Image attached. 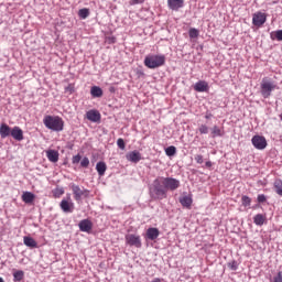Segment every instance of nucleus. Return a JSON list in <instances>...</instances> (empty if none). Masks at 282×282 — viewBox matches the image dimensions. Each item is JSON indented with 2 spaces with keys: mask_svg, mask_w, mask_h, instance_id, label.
<instances>
[{
  "mask_svg": "<svg viewBox=\"0 0 282 282\" xmlns=\"http://www.w3.org/2000/svg\"><path fill=\"white\" fill-rule=\"evenodd\" d=\"M198 131H199V133H200L202 135H206V134H208L209 128H208V126H206V124H200V126L198 127Z\"/></svg>",
  "mask_w": 282,
  "mask_h": 282,
  "instance_id": "32",
  "label": "nucleus"
},
{
  "mask_svg": "<svg viewBox=\"0 0 282 282\" xmlns=\"http://www.w3.org/2000/svg\"><path fill=\"white\" fill-rule=\"evenodd\" d=\"M273 282H282V271L278 272V274L273 278Z\"/></svg>",
  "mask_w": 282,
  "mask_h": 282,
  "instance_id": "40",
  "label": "nucleus"
},
{
  "mask_svg": "<svg viewBox=\"0 0 282 282\" xmlns=\"http://www.w3.org/2000/svg\"><path fill=\"white\" fill-rule=\"evenodd\" d=\"M208 89H210V86H208V82H206V80H198L194 85V90L198 91L199 94H204V93L208 91Z\"/></svg>",
  "mask_w": 282,
  "mask_h": 282,
  "instance_id": "10",
  "label": "nucleus"
},
{
  "mask_svg": "<svg viewBox=\"0 0 282 282\" xmlns=\"http://www.w3.org/2000/svg\"><path fill=\"white\" fill-rule=\"evenodd\" d=\"M86 118L90 122H100V112L98 110H89L86 112Z\"/></svg>",
  "mask_w": 282,
  "mask_h": 282,
  "instance_id": "15",
  "label": "nucleus"
},
{
  "mask_svg": "<svg viewBox=\"0 0 282 282\" xmlns=\"http://www.w3.org/2000/svg\"><path fill=\"white\" fill-rule=\"evenodd\" d=\"M194 160L197 164H204V156L202 154H196Z\"/></svg>",
  "mask_w": 282,
  "mask_h": 282,
  "instance_id": "35",
  "label": "nucleus"
},
{
  "mask_svg": "<svg viewBox=\"0 0 282 282\" xmlns=\"http://www.w3.org/2000/svg\"><path fill=\"white\" fill-rule=\"evenodd\" d=\"M188 34H189V39H197V36H199V31L193 28V29H189Z\"/></svg>",
  "mask_w": 282,
  "mask_h": 282,
  "instance_id": "33",
  "label": "nucleus"
},
{
  "mask_svg": "<svg viewBox=\"0 0 282 282\" xmlns=\"http://www.w3.org/2000/svg\"><path fill=\"white\" fill-rule=\"evenodd\" d=\"M178 202L183 208H191L193 206V197L191 195L180 197Z\"/></svg>",
  "mask_w": 282,
  "mask_h": 282,
  "instance_id": "19",
  "label": "nucleus"
},
{
  "mask_svg": "<svg viewBox=\"0 0 282 282\" xmlns=\"http://www.w3.org/2000/svg\"><path fill=\"white\" fill-rule=\"evenodd\" d=\"M80 160H83V156H80V154H76L73 156L72 162L73 164H79Z\"/></svg>",
  "mask_w": 282,
  "mask_h": 282,
  "instance_id": "38",
  "label": "nucleus"
},
{
  "mask_svg": "<svg viewBox=\"0 0 282 282\" xmlns=\"http://www.w3.org/2000/svg\"><path fill=\"white\" fill-rule=\"evenodd\" d=\"M241 204H242V206L248 207V206H250V204H252V198L243 195L241 197Z\"/></svg>",
  "mask_w": 282,
  "mask_h": 282,
  "instance_id": "30",
  "label": "nucleus"
},
{
  "mask_svg": "<svg viewBox=\"0 0 282 282\" xmlns=\"http://www.w3.org/2000/svg\"><path fill=\"white\" fill-rule=\"evenodd\" d=\"M251 144L258 151H263L268 147V141L265 140V137L256 134L251 139Z\"/></svg>",
  "mask_w": 282,
  "mask_h": 282,
  "instance_id": "6",
  "label": "nucleus"
},
{
  "mask_svg": "<svg viewBox=\"0 0 282 282\" xmlns=\"http://www.w3.org/2000/svg\"><path fill=\"white\" fill-rule=\"evenodd\" d=\"M90 96H93V98H102V88H100V86H93L90 88Z\"/></svg>",
  "mask_w": 282,
  "mask_h": 282,
  "instance_id": "21",
  "label": "nucleus"
},
{
  "mask_svg": "<svg viewBox=\"0 0 282 282\" xmlns=\"http://www.w3.org/2000/svg\"><path fill=\"white\" fill-rule=\"evenodd\" d=\"M80 232H91L94 228V223L89 219H83L78 224Z\"/></svg>",
  "mask_w": 282,
  "mask_h": 282,
  "instance_id": "9",
  "label": "nucleus"
},
{
  "mask_svg": "<svg viewBox=\"0 0 282 282\" xmlns=\"http://www.w3.org/2000/svg\"><path fill=\"white\" fill-rule=\"evenodd\" d=\"M276 89V85L272 82H268L265 79L262 80L261 83V95L263 98H270L272 96V91Z\"/></svg>",
  "mask_w": 282,
  "mask_h": 282,
  "instance_id": "5",
  "label": "nucleus"
},
{
  "mask_svg": "<svg viewBox=\"0 0 282 282\" xmlns=\"http://www.w3.org/2000/svg\"><path fill=\"white\" fill-rule=\"evenodd\" d=\"M212 138H223L224 129L219 128V126H214L212 129Z\"/></svg>",
  "mask_w": 282,
  "mask_h": 282,
  "instance_id": "24",
  "label": "nucleus"
},
{
  "mask_svg": "<svg viewBox=\"0 0 282 282\" xmlns=\"http://www.w3.org/2000/svg\"><path fill=\"white\" fill-rule=\"evenodd\" d=\"M138 75H139V76H144V72L139 70V72H138Z\"/></svg>",
  "mask_w": 282,
  "mask_h": 282,
  "instance_id": "44",
  "label": "nucleus"
},
{
  "mask_svg": "<svg viewBox=\"0 0 282 282\" xmlns=\"http://www.w3.org/2000/svg\"><path fill=\"white\" fill-rule=\"evenodd\" d=\"M43 124L46 127V129H50V131H55L56 133H61V131L65 129V121H63V118L58 116H45L43 119Z\"/></svg>",
  "mask_w": 282,
  "mask_h": 282,
  "instance_id": "2",
  "label": "nucleus"
},
{
  "mask_svg": "<svg viewBox=\"0 0 282 282\" xmlns=\"http://www.w3.org/2000/svg\"><path fill=\"white\" fill-rule=\"evenodd\" d=\"M166 63V56L164 55H148L144 58V65L149 69H158V67H162Z\"/></svg>",
  "mask_w": 282,
  "mask_h": 282,
  "instance_id": "3",
  "label": "nucleus"
},
{
  "mask_svg": "<svg viewBox=\"0 0 282 282\" xmlns=\"http://www.w3.org/2000/svg\"><path fill=\"white\" fill-rule=\"evenodd\" d=\"M126 243L133 246L134 248H142V239L139 235L128 234L126 235Z\"/></svg>",
  "mask_w": 282,
  "mask_h": 282,
  "instance_id": "7",
  "label": "nucleus"
},
{
  "mask_svg": "<svg viewBox=\"0 0 282 282\" xmlns=\"http://www.w3.org/2000/svg\"><path fill=\"white\" fill-rule=\"evenodd\" d=\"M0 282H6V281H3V278L0 276Z\"/></svg>",
  "mask_w": 282,
  "mask_h": 282,
  "instance_id": "47",
  "label": "nucleus"
},
{
  "mask_svg": "<svg viewBox=\"0 0 282 282\" xmlns=\"http://www.w3.org/2000/svg\"><path fill=\"white\" fill-rule=\"evenodd\" d=\"M96 171H97L99 177H102L105 175V173H107V163H105L104 161H99L96 164Z\"/></svg>",
  "mask_w": 282,
  "mask_h": 282,
  "instance_id": "20",
  "label": "nucleus"
},
{
  "mask_svg": "<svg viewBox=\"0 0 282 282\" xmlns=\"http://www.w3.org/2000/svg\"><path fill=\"white\" fill-rule=\"evenodd\" d=\"M228 268H230V270H238L239 269V264L237 263V261H232L228 263Z\"/></svg>",
  "mask_w": 282,
  "mask_h": 282,
  "instance_id": "37",
  "label": "nucleus"
},
{
  "mask_svg": "<svg viewBox=\"0 0 282 282\" xmlns=\"http://www.w3.org/2000/svg\"><path fill=\"white\" fill-rule=\"evenodd\" d=\"M205 166H206L207 169H210V166H213V162L207 161V162L205 163Z\"/></svg>",
  "mask_w": 282,
  "mask_h": 282,
  "instance_id": "42",
  "label": "nucleus"
},
{
  "mask_svg": "<svg viewBox=\"0 0 282 282\" xmlns=\"http://www.w3.org/2000/svg\"><path fill=\"white\" fill-rule=\"evenodd\" d=\"M159 237H160L159 228L150 227L147 230V238L150 239V241H155V239H158Z\"/></svg>",
  "mask_w": 282,
  "mask_h": 282,
  "instance_id": "16",
  "label": "nucleus"
},
{
  "mask_svg": "<svg viewBox=\"0 0 282 282\" xmlns=\"http://www.w3.org/2000/svg\"><path fill=\"white\" fill-rule=\"evenodd\" d=\"M271 40L282 41V30H278L271 33Z\"/></svg>",
  "mask_w": 282,
  "mask_h": 282,
  "instance_id": "29",
  "label": "nucleus"
},
{
  "mask_svg": "<svg viewBox=\"0 0 282 282\" xmlns=\"http://www.w3.org/2000/svg\"><path fill=\"white\" fill-rule=\"evenodd\" d=\"M257 199L259 204H263L268 198L263 194H259Z\"/></svg>",
  "mask_w": 282,
  "mask_h": 282,
  "instance_id": "39",
  "label": "nucleus"
},
{
  "mask_svg": "<svg viewBox=\"0 0 282 282\" xmlns=\"http://www.w3.org/2000/svg\"><path fill=\"white\" fill-rule=\"evenodd\" d=\"M111 43H115V39L113 37L111 39Z\"/></svg>",
  "mask_w": 282,
  "mask_h": 282,
  "instance_id": "48",
  "label": "nucleus"
},
{
  "mask_svg": "<svg viewBox=\"0 0 282 282\" xmlns=\"http://www.w3.org/2000/svg\"><path fill=\"white\" fill-rule=\"evenodd\" d=\"M23 243L24 246H26V248H30L31 250H33V248H39V243L36 242V240H34V238L30 236L23 237Z\"/></svg>",
  "mask_w": 282,
  "mask_h": 282,
  "instance_id": "18",
  "label": "nucleus"
},
{
  "mask_svg": "<svg viewBox=\"0 0 282 282\" xmlns=\"http://www.w3.org/2000/svg\"><path fill=\"white\" fill-rule=\"evenodd\" d=\"M152 282H162V280H160V278H156V279L152 280Z\"/></svg>",
  "mask_w": 282,
  "mask_h": 282,
  "instance_id": "45",
  "label": "nucleus"
},
{
  "mask_svg": "<svg viewBox=\"0 0 282 282\" xmlns=\"http://www.w3.org/2000/svg\"><path fill=\"white\" fill-rule=\"evenodd\" d=\"M205 118H206V120H210V118H213V113H206Z\"/></svg>",
  "mask_w": 282,
  "mask_h": 282,
  "instance_id": "43",
  "label": "nucleus"
},
{
  "mask_svg": "<svg viewBox=\"0 0 282 282\" xmlns=\"http://www.w3.org/2000/svg\"><path fill=\"white\" fill-rule=\"evenodd\" d=\"M25 279V272L23 270H13V281L21 282Z\"/></svg>",
  "mask_w": 282,
  "mask_h": 282,
  "instance_id": "25",
  "label": "nucleus"
},
{
  "mask_svg": "<svg viewBox=\"0 0 282 282\" xmlns=\"http://www.w3.org/2000/svg\"><path fill=\"white\" fill-rule=\"evenodd\" d=\"M11 133H12V129L10 128V126H8V123L0 124V138L2 139L9 138Z\"/></svg>",
  "mask_w": 282,
  "mask_h": 282,
  "instance_id": "17",
  "label": "nucleus"
},
{
  "mask_svg": "<svg viewBox=\"0 0 282 282\" xmlns=\"http://www.w3.org/2000/svg\"><path fill=\"white\" fill-rule=\"evenodd\" d=\"M59 208L63 210V213H74V203L67 199H62L59 203Z\"/></svg>",
  "mask_w": 282,
  "mask_h": 282,
  "instance_id": "13",
  "label": "nucleus"
},
{
  "mask_svg": "<svg viewBox=\"0 0 282 282\" xmlns=\"http://www.w3.org/2000/svg\"><path fill=\"white\" fill-rule=\"evenodd\" d=\"M180 186L177 178L159 176L150 186V197L159 200L166 199L169 191H177Z\"/></svg>",
  "mask_w": 282,
  "mask_h": 282,
  "instance_id": "1",
  "label": "nucleus"
},
{
  "mask_svg": "<svg viewBox=\"0 0 282 282\" xmlns=\"http://www.w3.org/2000/svg\"><path fill=\"white\" fill-rule=\"evenodd\" d=\"M70 188L74 195L75 202H80L83 197H89V189L80 188V186L72 183Z\"/></svg>",
  "mask_w": 282,
  "mask_h": 282,
  "instance_id": "4",
  "label": "nucleus"
},
{
  "mask_svg": "<svg viewBox=\"0 0 282 282\" xmlns=\"http://www.w3.org/2000/svg\"><path fill=\"white\" fill-rule=\"evenodd\" d=\"M128 162H132L133 164H138V162H140V160H142V154L140 152H138V150H134L132 152H129L126 155Z\"/></svg>",
  "mask_w": 282,
  "mask_h": 282,
  "instance_id": "11",
  "label": "nucleus"
},
{
  "mask_svg": "<svg viewBox=\"0 0 282 282\" xmlns=\"http://www.w3.org/2000/svg\"><path fill=\"white\" fill-rule=\"evenodd\" d=\"M265 215L263 214H257L254 217H253V224L256 226H263L265 224Z\"/></svg>",
  "mask_w": 282,
  "mask_h": 282,
  "instance_id": "23",
  "label": "nucleus"
},
{
  "mask_svg": "<svg viewBox=\"0 0 282 282\" xmlns=\"http://www.w3.org/2000/svg\"><path fill=\"white\" fill-rule=\"evenodd\" d=\"M78 17L80 19H87V17H89V9H87V8L80 9L78 11Z\"/></svg>",
  "mask_w": 282,
  "mask_h": 282,
  "instance_id": "31",
  "label": "nucleus"
},
{
  "mask_svg": "<svg viewBox=\"0 0 282 282\" xmlns=\"http://www.w3.org/2000/svg\"><path fill=\"white\" fill-rule=\"evenodd\" d=\"M67 90L72 91V88H70V87H67V88H66V91H67Z\"/></svg>",
  "mask_w": 282,
  "mask_h": 282,
  "instance_id": "46",
  "label": "nucleus"
},
{
  "mask_svg": "<svg viewBox=\"0 0 282 282\" xmlns=\"http://www.w3.org/2000/svg\"><path fill=\"white\" fill-rule=\"evenodd\" d=\"M89 166V158L85 156L80 161V167L82 169H87Z\"/></svg>",
  "mask_w": 282,
  "mask_h": 282,
  "instance_id": "34",
  "label": "nucleus"
},
{
  "mask_svg": "<svg viewBox=\"0 0 282 282\" xmlns=\"http://www.w3.org/2000/svg\"><path fill=\"white\" fill-rule=\"evenodd\" d=\"M274 191L276 195H280V197H282V180H276L274 182Z\"/></svg>",
  "mask_w": 282,
  "mask_h": 282,
  "instance_id": "28",
  "label": "nucleus"
},
{
  "mask_svg": "<svg viewBox=\"0 0 282 282\" xmlns=\"http://www.w3.org/2000/svg\"><path fill=\"white\" fill-rule=\"evenodd\" d=\"M34 194L31 192H24L22 194V202H24V204H32V202H34Z\"/></svg>",
  "mask_w": 282,
  "mask_h": 282,
  "instance_id": "26",
  "label": "nucleus"
},
{
  "mask_svg": "<svg viewBox=\"0 0 282 282\" xmlns=\"http://www.w3.org/2000/svg\"><path fill=\"white\" fill-rule=\"evenodd\" d=\"M117 145L121 149V151H124L126 144H124V139H118L117 140Z\"/></svg>",
  "mask_w": 282,
  "mask_h": 282,
  "instance_id": "36",
  "label": "nucleus"
},
{
  "mask_svg": "<svg viewBox=\"0 0 282 282\" xmlns=\"http://www.w3.org/2000/svg\"><path fill=\"white\" fill-rule=\"evenodd\" d=\"M268 21V15L261 11H258L253 13L252 15V24L256 25V28H261Z\"/></svg>",
  "mask_w": 282,
  "mask_h": 282,
  "instance_id": "8",
  "label": "nucleus"
},
{
  "mask_svg": "<svg viewBox=\"0 0 282 282\" xmlns=\"http://www.w3.org/2000/svg\"><path fill=\"white\" fill-rule=\"evenodd\" d=\"M46 158L50 162H58V151H55V150L46 151Z\"/></svg>",
  "mask_w": 282,
  "mask_h": 282,
  "instance_id": "22",
  "label": "nucleus"
},
{
  "mask_svg": "<svg viewBox=\"0 0 282 282\" xmlns=\"http://www.w3.org/2000/svg\"><path fill=\"white\" fill-rule=\"evenodd\" d=\"M11 138H13V140H17V142H22L23 140V130L21 128H19L18 126L13 127L11 129Z\"/></svg>",
  "mask_w": 282,
  "mask_h": 282,
  "instance_id": "12",
  "label": "nucleus"
},
{
  "mask_svg": "<svg viewBox=\"0 0 282 282\" xmlns=\"http://www.w3.org/2000/svg\"><path fill=\"white\" fill-rule=\"evenodd\" d=\"M144 3V0H130V6H139Z\"/></svg>",
  "mask_w": 282,
  "mask_h": 282,
  "instance_id": "41",
  "label": "nucleus"
},
{
  "mask_svg": "<svg viewBox=\"0 0 282 282\" xmlns=\"http://www.w3.org/2000/svg\"><path fill=\"white\" fill-rule=\"evenodd\" d=\"M175 153H177V148H175V145H170L165 149V154L167 155V158H173Z\"/></svg>",
  "mask_w": 282,
  "mask_h": 282,
  "instance_id": "27",
  "label": "nucleus"
},
{
  "mask_svg": "<svg viewBox=\"0 0 282 282\" xmlns=\"http://www.w3.org/2000/svg\"><path fill=\"white\" fill-rule=\"evenodd\" d=\"M167 8L177 12L180 8H184V0H167Z\"/></svg>",
  "mask_w": 282,
  "mask_h": 282,
  "instance_id": "14",
  "label": "nucleus"
}]
</instances>
